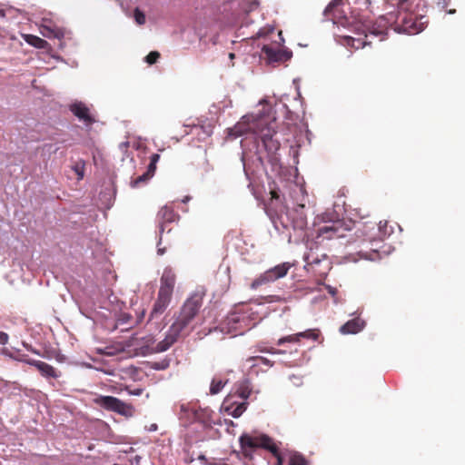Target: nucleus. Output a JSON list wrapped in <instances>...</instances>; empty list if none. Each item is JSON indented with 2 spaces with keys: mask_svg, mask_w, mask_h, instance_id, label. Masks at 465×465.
Returning a JSON list of instances; mask_svg holds the SVG:
<instances>
[{
  "mask_svg": "<svg viewBox=\"0 0 465 465\" xmlns=\"http://www.w3.org/2000/svg\"><path fill=\"white\" fill-rule=\"evenodd\" d=\"M200 308V304L196 300H188L176 321L171 325L165 338L158 342L155 346H148L151 353L163 352L168 350L173 344L179 335L185 330L193 319Z\"/></svg>",
  "mask_w": 465,
  "mask_h": 465,
  "instance_id": "obj_1",
  "label": "nucleus"
},
{
  "mask_svg": "<svg viewBox=\"0 0 465 465\" xmlns=\"http://www.w3.org/2000/svg\"><path fill=\"white\" fill-rule=\"evenodd\" d=\"M266 124L261 115L246 114L243 115L232 128L229 129L228 134L232 138H237L247 134L261 135L265 143L267 139L272 137L271 130L269 128L267 130L265 129Z\"/></svg>",
  "mask_w": 465,
  "mask_h": 465,
  "instance_id": "obj_2",
  "label": "nucleus"
},
{
  "mask_svg": "<svg viewBox=\"0 0 465 465\" xmlns=\"http://www.w3.org/2000/svg\"><path fill=\"white\" fill-rule=\"evenodd\" d=\"M93 402L100 408L116 412L127 418L133 417L134 414V408L131 404L125 403L113 396L98 395L94 398Z\"/></svg>",
  "mask_w": 465,
  "mask_h": 465,
  "instance_id": "obj_3",
  "label": "nucleus"
},
{
  "mask_svg": "<svg viewBox=\"0 0 465 465\" xmlns=\"http://www.w3.org/2000/svg\"><path fill=\"white\" fill-rule=\"evenodd\" d=\"M290 268L291 264L284 262L267 270L265 272L261 274L251 283V288L252 290H255L262 285L267 284L269 282H274L280 278L284 277L287 274Z\"/></svg>",
  "mask_w": 465,
  "mask_h": 465,
  "instance_id": "obj_4",
  "label": "nucleus"
},
{
  "mask_svg": "<svg viewBox=\"0 0 465 465\" xmlns=\"http://www.w3.org/2000/svg\"><path fill=\"white\" fill-rule=\"evenodd\" d=\"M240 443L242 448H258L262 447L269 450L272 453H276L277 447L273 443L272 440L266 435H260L257 437H252L247 434L241 436Z\"/></svg>",
  "mask_w": 465,
  "mask_h": 465,
  "instance_id": "obj_5",
  "label": "nucleus"
},
{
  "mask_svg": "<svg viewBox=\"0 0 465 465\" xmlns=\"http://www.w3.org/2000/svg\"><path fill=\"white\" fill-rule=\"evenodd\" d=\"M344 5V0H333L324 11L326 16H331L333 24L346 26L348 19L343 15L344 11L341 5Z\"/></svg>",
  "mask_w": 465,
  "mask_h": 465,
  "instance_id": "obj_6",
  "label": "nucleus"
},
{
  "mask_svg": "<svg viewBox=\"0 0 465 465\" xmlns=\"http://www.w3.org/2000/svg\"><path fill=\"white\" fill-rule=\"evenodd\" d=\"M262 53L269 64L287 61L292 55V53L288 49H281L272 45H263Z\"/></svg>",
  "mask_w": 465,
  "mask_h": 465,
  "instance_id": "obj_7",
  "label": "nucleus"
},
{
  "mask_svg": "<svg viewBox=\"0 0 465 465\" xmlns=\"http://www.w3.org/2000/svg\"><path fill=\"white\" fill-rule=\"evenodd\" d=\"M70 110L74 115L79 119V121L83 122L86 125H89L94 122V119L90 114L89 107L82 102H74L70 105Z\"/></svg>",
  "mask_w": 465,
  "mask_h": 465,
  "instance_id": "obj_8",
  "label": "nucleus"
},
{
  "mask_svg": "<svg viewBox=\"0 0 465 465\" xmlns=\"http://www.w3.org/2000/svg\"><path fill=\"white\" fill-rule=\"evenodd\" d=\"M303 209L304 204H298L292 212L286 213L294 229L303 230L307 226V218Z\"/></svg>",
  "mask_w": 465,
  "mask_h": 465,
  "instance_id": "obj_9",
  "label": "nucleus"
},
{
  "mask_svg": "<svg viewBox=\"0 0 465 465\" xmlns=\"http://www.w3.org/2000/svg\"><path fill=\"white\" fill-rule=\"evenodd\" d=\"M174 282L175 275L173 272L172 269L165 268L161 278V286L159 292L172 295Z\"/></svg>",
  "mask_w": 465,
  "mask_h": 465,
  "instance_id": "obj_10",
  "label": "nucleus"
},
{
  "mask_svg": "<svg viewBox=\"0 0 465 465\" xmlns=\"http://www.w3.org/2000/svg\"><path fill=\"white\" fill-rule=\"evenodd\" d=\"M172 295L166 294L164 292H158L157 300L153 305V308L151 312V318L157 317L163 313L165 309L170 303Z\"/></svg>",
  "mask_w": 465,
  "mask_h": 465,
  "instance_id": "obj_11",
  "label": "nucleus"
},
{
  "mask_svg": "<svg viewBox=\"0 0 465 465\" xmlns=\"http://www.w3.org/2000/svg\"><path fill=\"white\" fill-rule=\"evenodd\" d=\"M278 465H308L302 455L297 452H289L282 456H278Z\"/></svg>",
  "mask_w": 465,
  "mask_h": 465,
  "instance_id": "obj_12",
  "label": "nucleus"
},
{
  "mask_svg": "<svg viewBox=\"0 0 465 465\" xmlns=\"http://www.w3.org/2000/svg\"><path fill=\"white\" fill-rule=\"evenodd\" d=\"M365 327V322L360 318L348 321L340 328L341 334H356L361 331Z\"/></svg>",
  "mask_w": 465,
  "mask_h": 465,
  "instance_id": "obj_13",
  "label": "nucleus"
},
{
  "mask_svg": "<svg viewBox=\"0 0 465 465\" xmlns=\"http://www.w3.org/2000/svg\"><path fill=\"white\" fill-rule=\"evenodd\" d=\"M22 361L27 362L30 365L35 366L39 371L46 377H56L55 370L49 364L40 361H35V360H25L22 359Z\"/></svg>",
  "mask_w": 465,
  "mask_h": 465,
  "instance_id": "obj_14",
  "label": "nucleus"
},
{
  "mask_svg": "<svg viewBox=\"0 0 465 465\" xmlns=\"http://www.w3.org/2000/svg\"><path fill=\"white\" fill-rule=\"evenodd\" d=\"M367 37H368L367 35H364V38H361V37L356 38V37L350 36V35H342V38L344 39V45L351 46L355 49L364 47L368 44V42L366 41Z\"/></svg>",
  "mask_w": 465,
  "mask_h": 465,
  "instance_id": "obj_15",
  "label": "nucleus"
},
{
  "mask_svg": "<svg viewBox=\"0 0 465 465\" xmlns=\"http://www.w3.org/2000/svg\"><path fill=\"white\" fill-rule=\"evenodd\" d=\"M25 41L36 48H45L47 45L45 40L32 35H25Z\"/></svg>",
  "mask_w": 465,
  "mask_h": 465,
  "instance_id": "obj_16",
  "label": "nucleus"
},
{
  "mask_svg": "<svg viewBox=\"0 0 465 465\" xmlns=\"http://www.w3.org/2000/svg\"><path fill=\"white\" fill-rule=\"evenodd\" d=\"M335 232L336 230L332 225H325L320 228L319 237L331 239L332 237V233H334Z\"/></svg>",
  "mask_w": 465,
  "mask_h": 465,
  "instance_id": "obj_17",
  "label": "nucleus"
},
{
  "mask_svg": "<svg viewBox=\"0 0 465 465\" xmlns=\"http://www.w3.org/2000/svg\"><path fill=\"white\" fill-rule=\"evenodd\" d=\"M224 384H225V382H223V381L213 379L212 381V383L210 386L211 394L219 393L222 391V389L223 388Z\"/></svg>",
  "mask_w": 465,
  "mask_h": 465,
  "instance_id": "obj_18",
  "label": "nucleus"
},
{
  "mask_svg": "<svg viewBox=\"0 0 465 465\" xmlns=\"http://www.w3.org/2000/svg\"><path fill=\"white\" fill-rule=\"evenodd\" d=\"M134 18L136 24L139 25H143L145 24V21H146L145 15L139 8L134 9Z\"/></svg>",
  "mask_w": 465,
  "mask_h": 465,
  "instance_id": "obj_19",
  "label": "nucleus"
},
{
  "mask_svg": "<svg viewBox=\"0 0 465 465\" xmlns=\"http://www.w3.org/2000/svg\"><path fill=\"white\" fill-rule=\"evenodd\" d=\"M159 216H161L166 222H171L173 221V213L172 210L165 206L159 211Z\"/></svg>",
  "mask_w": 465,
  "mask_h": 465,
  "instance_id": "obj_20",
  "label": "nucleus"
},
{
  "mask_svg": "<svg viewBox=\"0 0 465 465\" xmlns=\"http://www.w3.org/2000/svg\"><path fill=\"white\" fill-rule=\"evenodd\" d=\"M150 179L151 177L146 173H144L143 174L138 176L136 179L133 180L131 182V186L134 188L138 187L141 183H146Z\"/></svg>",
  "mask_w": 465,
  "mask_h": 465,
  "instance_id": "obj_21",
  "label": "nucleus"
},
{
  "mask_svg": "<svg viewBox=\"0 0 465 465\" xmlns=\"http://www.w3.org/2000/svg\"><path fill=\"white\" fill-rule=\"evenodd\" d=\"M246 410V403L242 402L239 405H237L231 412L230 414L234 417L238 418L240 417Z\"/></svg>",
  "mask_w": 465,
  "mask_h": 465,
  "instance_id": "obj_22",
  "label": "nucleus"
},
{
  "mask_svg": "<svg viewBox=\"0 0 465 465\" xmlns=\"http://www.w3.org/2000/svg\"><path fill=\"white\" fill-rule=\"evenodd\" d=\"M298 336L301 338L316 340L318 338V333L315 331V330H307L305 331L298 332Z\"/></svg>",
  "mask_w": 465,
  "mask_h": 465,
  "instance_id": "obj_23",
  "label": "nucleus"
},
{
  "mask_svg": "<svg viewBox=\"0 0 465 465\" xmlns=\"http://www.w3.org/2000/svg\"><path fill=\"white\" fill-rule=\"evenodd\" d=\"M181 411L183 412H192L193 419H195V420L199 419V414H198L197 411L194 409V407H193L189 404L181 405Z\"/></svg>",
  "mask_w": 465,
  "mask_h": 465,
  "instance_id": "obj_24",
  "label": "nucleus"
},
{
  "mask_svg": "<svg viewBox=\"0 0 465 465\" xmlns=\"http://www.w3.org/2000/svg\"><path fill=\"white\" fill-rule=\"evenodd\" d=\"M160 54L158 52H151L145 56L146 63L153 64H154L157 59L159 58Z\"/></svg>",
  "mask_w": 465,
  "mask_h": 465,
  "instance_id": "obj_25",
  "label": "nucleus"
},
{
  "mask_svg": "<svg viewBox=\"0 0 465 465\" xmlns=\"http://www.w3.org/2000/svg\"><path fill=\"white\" fill-rule=\"evenodd\" d=\"M274 27L272 25H268L263 28H261L257 33V37H263L268 34L273 32Z\"/></svg>",
  "mask_w": 465,
  "mask_h": 465,
  "instance_id": "obj_26",
  "label": "nucleus"
},
{
  "mask_svg": "<svg viewBox=\"0 0 465 465\" xmlns=\"http://www.w3.org/2000/svg\"><path fill=\"white\" fill-rule=\"evenodd\" d=\"M303 258L307 264L318 263L320 262L318 257L314 258L312 253L304 254Z\"/></svg>",
  "mask_w": 465,
  "mask_h": 465,
  "instance_id": "obj_27",
  "label": "nucleus"
},
{
  "mask_svg": "<svg viewBox=\"0 0 465 465\" xmlns=\"http://www.w3.org/2000/svg\"><path fill=\"white\" fill-rule=\"evenodd\" d=\"M74 170L75 173L77 174L78 179H83V177H84V166L82 164H80V163H77L74 167Z\"/></svg>",
  "mask_w": 465,
  "mask_h": 465,
  "instance_id": "obj_28",
  "label": "nucleus"
},
{
  "mask_svg": "<svg viewBox=\"0 0 465 465\" xmlns=\"http://www.w3.org/2000/svg\"><path fill=\"white\" fill-rule=\"evenodd\" d=\"M169 366V361H163L162 362H155L153 368L155 370H164Z\"/></svg>",
  "mask_w": 465,
  "mask_h": 465,
  "instance_id": "obj_29",
  "label": "nucleus"
},
{
  "mask_svg": "<svg viewBox=\"0 0 465 465\" xmlns=\"http://www.w3.org/2000/svg\"><path fill=\"white\" fill-rule=\"evenodd\" d=\"M239 320H240V316L236 313H233L227 318V323L228 324H236L239 322Z\"/></svg>",
  "mask_w": 465,
  "mask_h": 465,
  "instance_id": "obj_30",
  "label": "nucleus"
},
{
  "mask_svg": "<svg viewBox=\"0 0 465 465\" xmlns=\"http://www.w3.org/2000/svg\"><path fill=\"white\" fill-rule=\"evenodd\" d=\"M156 170V163H150L147 171L145 172L151 178L154 175Z\"/></svg>",
  "mask_w": 465,
  "mask_h": 465,
  "instance_id": "obj_31",
  "label": "nucleus"
},
{
  "mask_svg": "<svg viewBox=\"0 0 465 465\" xmlns=\"http://www.w3.org/2000/svg\"><path fill=\"white\" fill-rule=\"evenodd\" d=\"M255 359H259L261 360V361L265 364V365H268V366H272V362L268 360L267 358H264V357H251L248 359V361H253Z\"/></svg>",
  "mask_w": 465,
  "mask_h": 465,
  "instance_id": "obj_32",
  "label": "nucleus"
},
{
  "mask_svg": "<svg viewBox=\"0 0 465 465\" xmlns=\"http://www.w3.org/2000/svg\"><path fill=\"white\" fill-rule=\"evenodd\" d=\"M300 339L301 337L298 336V333L286 336L287 342H298Z\"/></svg>",
  "mask_w": 465,
  "mask_h": 465,
  "instance_id": "obj_33",
  "label": "nucleus"
},
{
  "mask_svg": "<svg viewBox=\"0 0 465 465\" xmlns=\"http://www.w3.org/2000/svg\"><path fill=\"white\" fill-rule=\"evenodd\" d=\"M8 341V335L5 332L0 331V344H5Z\"/></svg>",
  "mask_w": 465,
  "mask_h": 465,
  "instance_id": "obj_34",
  "label": "nucleus"
},
{
  "mask_svg": "<svg viewBox=\"0 0 465 465\" xmlns=\"http://www.w3.org/2000/svg\"><path fill=\"white\" fill-rule=\"evenodd\" d=\"M159 159H160V155H159L158 153H153V154H152V156H151V161H150V163H156V164H157V163H158Z\"/></svg>",
  "mask_w": 465,
  "mask_h": 465,
  "instance_id": "obj_35",
  "label": "nucleus"
},
{
  "mask_svg": "<svg viewBox=\"0 0 465 465\" xmlns=\"http://www.w3.org/2000/svg\"><path fill=\"white\" fill-rule=\"evenodd\" d=\"M326 289H327L328 292H329L331 295H332V296H334V295L336 294V292H337L336 288H333V287H331V285H326Z\"/></svg>",
  "mask_w": 465,
  "mask_h": 465,
  "instance_id": "obj_36",
  "label": "nucleus"
},
{
  "mask_svg": "<svg viewBox=\"0 0 465 465\" xmlns=\"http://www.w3.org/2000/svg\"><path fill=\"white\" fill-rule=\"evenodd\" d=\"M386 226H387V222L386 221L385 222H381V221L380 223H379V230H380V232L384 233L383 230H384V228H386Z\"/></svg>",
  "mask_w": 465,
  "mask_h": 465,
  "instance_id": "obj_37",
  "label": "nucleus"
},
{
  "mask_svg": "<svg viewBox=\"0 0 465 465\" xmlns=\"http://www.w3.org/2000/svg\"><path fill=\"white\" fill-rule=\"evenodd\" d=\"M249 394L250 392L247 391L245 389L244 390H242L241 392H240V396L242 398V399H247L249 397Z\"/></svg>",
  "mask_w": 465,
  "mask_h": 465,
  "instance_id": "obj_38",
  "label": "nucleus"
},
{
  "mask_svg": "<svg viewBox=\"0 0 465 465\" xmlns=\"http://www.w3.org/2000/svg\"><path fill=\"white\" fill-rule=\"evenodd\" d=\"M291 380L292 381V382L295 384V385H299L300 384V381H301V379L296 377V376H292L291 377Z\"/></svg>",
  "mask_w": 465,
  "mask_h": 465,
  "instance_id": "obj_39",
  "label": "nucleus"
},
{
  "mask_svg": "<svg viewBox=\"0 0 465 465\" xmlns=\"http://www.w3.org/2000/svg\"><path fill=\"white\" fill-rule=\"evenodd\" d=\"M266 352L271 353V354H276V353H278V351L273 348H269L268 350H266Z\"/></svg>",
  "mask_w": 465,
  "mask_h": 465,
  "instance_id": "obj_40",
  "label": "nucleus"
},
{
  "mask_svg": "<svg viewBox=\"0 0 465 465\" xmlns=\"http://www.w3.org/2000/svg\"><path fill=\"white\" fill-rule=\"evenodd\" d=\"M130 393L133 394V395H135V396H139L142 393V390L141 389H137V390H135L134 391H131Z\"/></svg>",
  "mask_w": 465,
  "mask_h": 465,
  "instance_id": "obj_41",
  "label": "nucleus"
},
{
  "mask_svg": "<svg viewBox=\"0 0 465 465\" xmlns=\"http://www.w3.org/2000/svg\"><path fill=\"white\" fill-rule=\"evenodd\" d=\"M284 342H287L286 337H282V338L279 339L278 341H277V344L278 345H282Z\"/></svg>",
  "mask_w": 465,
  "mask_h": 465,
  "instance_id": "obj_42",
  "label": "nucleus"
},
{
  "mask_svg": "<svg viewBox=\"0 0 465 465\" xmlns=\"http://www.w3.org/2000/svg\"><path fill=\"white\" fill-rule=\"evenodd\" d=\"M382 32H383L382 30L378 31V30L373 29V30L371 32V35H379L382 34Z\"/></svg>",
  "mask_w": 465,
  "mask_h": 465,
  "instance_id": "obj_43",
  "label": "nucleus"
},
{
  "mask_svg": "<svg viewBox=\"0 0 465 465\" xmlns=\"http://www.w3.org/2000/svg\"><path fill=\"white\" fill-rule=\"evenodd\" d=\"M164 252H165V249L164 248L158 247L157 253L159 255H163Z\"/></svg>",
  "mask_w": 465,
  "mask_h": 465,
  "instance_id": "obj_44",
  "label": "nucleus"
},
{
  "mask_svg": "<svg viewBox=\"0 0 465 465\" xmlns=\"http://www.w3.org/2000/svg\"><path fill=\"white\" fill-rule=\"evenodd\" d=\"M237 329H238V327L233 325V326L229 328V331H232V330L237 331Z\"/></svg>",
  "mask_w": 465,
  "mask_h": 465,
  "instance_id": "obj_45",
  "label": "nucleus"
},
{
  "mask_svg": "<svg viewBox=\"0 0 465 465\" xmlns=\"http://www.w3.org/2000/svg\"><path fill=\"white\" fill-rule=\"evenodd\" d=\"M367 5H371L372 2H377V0H365Z\"/></svg>",
  "mask_w": 465,
  "mask_h": 465,
  "instance_id": "obj_46",
  "label": "nucleus"
},
{
  "mask_svg": "<svg viewBox=\"0 0 465 465\" xmlns=\"http://www.w3.org/2000/svg\"><path fill=\"white\" fill-rule=\"evenodd\" d=\"M156 425L155 424H153L150 428V430H156Z\"/></svg>",
  "mask_w": 465,
  "mask_h": 465,
  "instance_id": "obj_47",
  "label": "nucleus"
},
{
  "mask_svg": "<svg viewBox=\"0 0 465 465\" xmlns=\"http://www.w3.org/2000/svg\"><path fill=\"white\" fill-rule=\"evenodd\" d=\"M229 57H230V59H233V58H234V54L230 53V54H229Z\"/></svg>",
  "mask_w": 465,
  "mask_h": 465,
  "instance_id": "obj_48",
  "label": "nucleus"
},
{
  "mask_svg": "<svg viewBox=\"0 0 465 465\" xmlns=\"http://www.w3.org/2000/svg\"><path fill=\"white\" fill-rule=\"evenodd\" d=\"M277 351H278V353H277V354H283V353H285V351H282V350H277Z\"/></svg>",
  "mask_w": 465,
  "mask_h": 465,
  "instance_id": "obj_49",
  "label": "nucleus"
},
{
  "mask_svg": "<svg viewBox=\"0 0 465 465\" xmlns=\"http://www.w3.org/2000/svg\"><path fill=\"white\" fill-rule=\"evenodd\" d=\"M348 262H356L355 259L346 258Z\"/></svg>",
  "mask_w": 465,
  "mask_h": 465,
  "instance_id": "obj_50",
  "label": "nucleus"
},
{
  "mask_svg": "<svg viewBox=\"0 0 465 465\" xmlns=\"http://www.w3.org/2000/svg\"><path fill=\"white\" fill-rule=\"evenodd\" d=\"M266 350L265 348H261L259 351H262V352H266Z\"/></svg>",
  "mask_w": 465,
  "mask_h": 465,
  "instance_id": "obj_51",
  "label": "nucleus"
},
{
  "mask_svg": "<svg viewBox=\"0 0 465 465\" xmlns=\"http://www.w3.org/2000/svg\"><path fill=\"white\" fill-rule=\"evenodd\" d=\"M279 36L282 37V31L279 32ZM281 41L283 42V38H281Z\"/></svg>",
  "mask_w": 465,
  "mask_h": 465,
  "instance_id": "obj_52",
  "label": "nucleus"
},
{
  "mask_svg": "<svg viewBox=\"0 0 465 465\" xmlns=\"http://www.w3.org/2000/svg\"><path fill=\"white\" fill-rule=\"evenodd\" d=\"M447 5V3L445 0H443L442 7H445Z\"/></svg>",
  "mask_w": 465,
  "mask_h": 465,
  "instance_id": "obj_53",
  "label": "nucleus"
},
{
  "mask_svg": "<svg viewBox=\"0 0 465 465\" xmlns=\"http://www.w3.org/2000/svg\"><path fill=\"white\" fill-rule=\"evenodd\" d=\"M455 13V10H450L449 11V14H454Z\"/></svg>",
  "mask_w": 465,
  "mask_h": 465,
  "instance_id": "obj_54",
  "label": "nucleus"
},
{
  "mask_svg": "<svg viewBox=\"0 0 465 465\" xmlns=\"http://www.w3.org/2000/svg\"><path fill=\"white\" fill-rule=\"evenodd\" d=\"M263 103H265V100H261V101L259 102V104H263Z\"/></svg>",
  "mask_w": 465,
  "mask_h": 465,
  "instance_id": "obj_55",
  "label": "nucleus"
},
{
  "mask_svg": "<svg viewBox=\"0 0 465 465\" xmlns=\"http://www.w3.org/2000/svg\"><path fill=\"white\" fill-rule=\"evenodd\" d=\"M272 193V197H274V198H276V197H277V195H276V193H275L274 192H273V193Z\"/></svg>",
  "mask_w": 465,
  "mask_h": 465,
  "instance_id": "obj_56",
  "label": "nucleus"
},
{
  "mask_svg": "<svg viewBox=\"0 0 465 465\" xmlns=\"http://www.w3.org/2000/svg\"><path fill=\"white\" fill-rule=\"evenodd\" d=\"M365 259H369L366 255L364 256ZM370 260H373V257H371Z\"/></svg>",
  "mask_w": 465,
  "mask_h": 465,
  "instance_id": "obj_57",
  "label": "nucleus"
},
{
  "mask_svg": "<svg viewBox=\"0 0 465 465\" xmlns=\"http://www.w3.org/2000/svg\"><path fill=\"white\" fill-rule=\"evenodd\" d=\"M160 232H161V233L163 232V226L161 227Z\"/></svg>",
  "mask_w": 465,
  "mask_h": 465,
  "instance_id": "obj_58",
  "label": "nucleus"
},
{
  "mask_svg": "<svg viewBox=\"0 0 465 465\" xmlns=\"http://www.w3.org/2000/svg\"><path fill=\"white\" fill-rule=\"evenodd\" d=\"M123 146H124V147H125V146H126V144H125V143H121V147H123Z\"/></svg>",
  "mask_w": 465,
  "mask_h": 465,
  "instance_id": "obj_59",
  "label": "nucleus"
}]
</instances>
